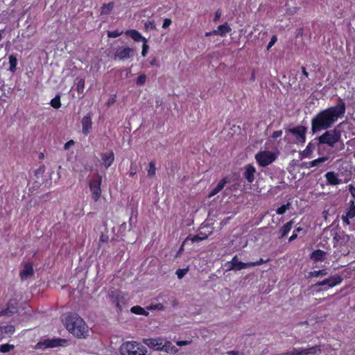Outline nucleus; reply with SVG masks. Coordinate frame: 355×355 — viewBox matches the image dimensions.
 <instances>
[{
  "instance_id": "23",
  "label": "nucleus",
  "mask_w": 355,
  "mask_h": 355,
  "mask_svg": "<svg viewBox=\"0 0 355 355\" xmlns=\"http://www.w3.org/2000/svg\"><path fill=\"white\" fill-rule=\"evenodd\" d=\"M326 254L323 250H316L311 254L310 258L314 261H322L325 259Z\"/></svg>"
},
{
  "instance_id": "39",
  "label": "nucleus",
  "mask_w": 355,
  "mask_h": 355,
  "mask_svg": "<svg viewBox=\"0 0 355 355\" xmlns=\"http://www.w3.org/2000/svg\"><path fill=\"white\" fill-rule=\"evenodd\" d=\"M122 33H123L122 31L115 30L113 31H108L107 36L109 37L115 38V37H117L121 35Z\"/></svg>"
},
{
  "instance_id": "29",
  "label": "nucleus",
  "mask_w": 355,
  "mask_h": 355,
  "mask_svg": "<svg viewBox=\"0 0 355 355\" xmlns=\"http://www.w3.org/2000/svg\"><path fill=\"white\" fill-rule=\"evenodd\" d=\"M130 311L132 313H133L135 314H137V315H148V312L139 306H132L131 308Z\"/></svg>"
},
{
  "instance_id": "46",
  "label": "nucleus",
  "mask_w": 355,
  "mask_h": 355,
  "mask_svg": "<svg viewBox=\"0 0 355 355\" xmlns=\"http://www.w3.org/2000/svg\"><path fill=\"white\" fill-rule=\"evenodd\" d=\"M277 41V37L276 35H272L271 39H270V41L269 42L268 46H267V49L269 50L275 44V42Z\"/></svg>"
},
{
  "instance_id": "34",
  "label": "nucleus",
  "mask_w": 355,
  "mask_h": 355,
  "mask_svg": "<svg viewBox=\"0 0 355 355\" xmlns=\"http://www.w3.org/2000/svg\"><path fill=\"white\" fill-rule=\"evenodd\" d=\"M120 296H121V293H115L114 292L112 291L111 293H110V297L113 299L114 302H115L116 306L119 309H121V306L120 305V302H119V297Z\"/></svg>"
},
{
  "instance_id": "7",
  "label": "nucleus",
  "mask_w": 355,
  "mask_h": 355,
  "mask_svg": "<svg viewBox=\"0 0 355 355\" xmlns=\"http://www.w3.org/2000/svg\"><path fill=\"white\" fill-rule=\"evenodd\" d=\"M255 159L261 166H267L276 159V155L270 151H261L255 155Z\"/></svg>"
},
{
  "instance_id": "27",
  "label": "nucleus",
  "mask_w": 355,
  "mask_h": 355,
  "mask_svg": "<svg viewBox=\"0 0 355 355\" xmlns=\"http://www.w3.org/2000/svg\"><path fill=\"white\" fill-rule=\"evenodd\" d=\"M2 331L3 332L4 337L10 336L15 331V328L13 325H6L1 327Z\"/></svg>"
},
{
  "instance_id": "58",
  "label": "nucleus",
  "mask_w": 355,
  "mask_h": 355,
  "mask_svg": "<svg viewBox=\"0 0 355 355\" xmlns=\"http://www.w3.org/2000/svg\"><path fill=\"white\" fill-rule=\"evenodd\" d=\"M227 354L228 355H238L239 354V352L236 351V350H231V351H228L227 352Z\"/></svg>"
},
{
  "instance_id": "1",
  "label": "nucleus",
  "mask_w": 355,
  "mask_h": 355,
  "mask_svg": "<svg viewBox=\"0 0 355 355\" xmlns=\"http://www.w3.org/2000/svg\"><path fill=\"white\" fill-rule=\"evenodd\" d=\"M345 103L340 99L338 103L318 113L311 119V130L313 133L330 128L339 118L344 116Z\"/></svg>"
},
{
  "instance_id": "49",
  "label": "nucleus",
  "mask_w": 355,
  "mask_h": 355,
  "mask_svg": "<svg viewBox=\"0 0 355 355\" xmlns=\"http://www.w3.org/2000/svg\"><path fill=\"white\" fill-rule=\"evenodd\" d=\"M172 23V21L171 19L166 18L164 20V23L162 25V28H168Z\"/></svg>"
},
{
  "instance_id": "28",
  "label": "nucleus",
  "mask_w": 355,
  "mask_h": 355,
  "mask_svg": "<svg viewBox=\"0 0 355 355\" xmlns=\"http://www.w3.org/2000/svg\"><path fill=\"white\" fill-rule=\"evenodd\" d=\"M328 274L327 270L326 269H322L320 270H315L309 272L307 277L311 278L313 277H323L326 276Z\"/></svg>"
},
{
  "instance_id": "42",
  "label": "nucleus",
  "mask_w": 355,
  "mask_h": 355,
  "mask_svg": "<svg viewBox=\"0 0 355 355\" xmlns=\"http://www.w3.org/2000/svg\"><path fill=\"white\" fill-rule=\"evenodd\" d=\"M148 49H149V46L147 44V42H143L142 51H141V55L143 57H145L147 55Z\"/></svg>"
},
{
  "instance_id": "17",
  "label": "nucleus",
  "mask_w": 355,
  "mask_h": 355,
  "mask_svg": "<svg viewBox=\"0 0 355 355\" xmlns=\"http://www.w3.org/2000/svg\"><path fill=\"white\" fill-rule=\"evenodd\" d=\"M144 343L148 347H150L157 350H162L164 345V339L162 338H150L146 339Z\"/></svg>"
},
{
  "instance_id": "54",
  "label": "nucleus",
  "mask_w": 355,
  "mask_h": 355,
  "mask_svg": "<svg viewBox=\"0 0 355 355\" xmlns=\"http://www.w3.org/2000/svg\"><path fill=\"white\" fill-rule=\"evenodd\" d=\"M349 191L352 196L355 199V187H354L352 185H349Z\"/></svg>"
},
{
  "instance_id": "10",
  "label": "nucleus",
  "mask_w": 355,
  "mask_h": 355,
  "mask_svg": "<svg viewBox=\"0 0 355 355\" xmlns=\"http://www.w3.org/2000/svg\"><path fill=\"white\" fill-rule=\"evenodd\" d=\"M343 281V278L339 275H334L329 278H327L321 282H317L315 286H327L328 288H333L340 284Z\"/></svg>"
},
{
  "instance_id": "15",
  "label": "nucleus",
  "mask_w": 355,
  "mask_h": 355,
  "mask_svg": "<svg viewBox=\"0 0 355 355\" xmlns=\"http://www.w3.org/2000/svg\"><path fill=\"white\" fill-rule=\"evenodd\" d=\"M243 177L249 183H252L254 180V175L256 173V168L251 164H248L244 168Z\"/></svg>"
},
{
  "instance_id": "35",
  "label": "nucleus",
  "mask_w": 355,
  "mask_h": 355,
  "mask_svg": "<svg viewBox=\"0 0 355 355\" xmlns=\"http://www.w3.org/2000/svg\"><path fill=\"white\" fill-rule=\"evenodd\" d=\"M15 348V345L10 344H3L0 345V352L7 353L12 350Z\"/></svg>"
},
{
  "instance_id": "55",
  "label": "nucleus",
  "mask_w": 355,
  "mask_h": 355,
  "mask_svg": "<svg viewBox=\"0 0 355 355\" xmlns=\"http://www.w3.org/2000/svg\"><path fill=\"white\" fill-rule=\"evenodd\" d=\"M150 64L151 66H156V67H159V64L157 62V60L156 59V58H153L150 62Z\"/></svg>"
},
{
  "instance_id": "14",
  "label": "nucleus",
  "mask_w": 355,
  "mask_h": 355,
  "mask_svg": "<svg viewBox=\"0 0 355 355\" xmlns=\"http://www.w3.org/2000/svg\"><path fill=\"white\" fill-rule=\"evenodd\" d=\"M82 127H83V133L85 135H87L91 129H92V116L90 113H88L87 115L84 116L81 121Z\"/></svg>"
},
{
  "instance_id": "44",
  "label": "nucleus",
  "mask_w": 355,
  "mask_h": 355,
  "mask_svg": "<svg viewBox=\"0 0 355 355\" xmlns=\"http://www.w3.org/2000/svg\"><path fill=\"white\" fill-rule=\"evenodd\" d=\"M267 261L260 259L259 261L254 262H249L250 267L260 266L262 263H266Z\"/></svg>"
},
{
  "instance_id": "6",
  "label": "nucleus",
  "mask_w": 355,
  "mask_h": 355,
  "mask_svg": "<svg viewBox=\"0 0 355 355\" xmlns=\"http://www.w3.org/2000/svg\"><path fill=\"white\" fill-rule=\"evenodd\" d=\"M66 340L62 338H46L38 342L35 346L36 349H46L48 348H53L59 346H62Z\"/></svg>"
},
{
  "instance_id": "4",
  "label": "nucleus",
  "mask_w": 355,
  "mask_h": 355,
  "mask_svg": "<svg viewBox=\"0 0 355 355\" xmlns=\"http://www.w3.org/2000/svg\"><path fill=\"white\" fill-rule=\"evenodd\" d=\"M341 131L337 128L325 131L318 137V141L322 144H327L333 147L340 139Z\"/></svg>"
},
{
  "instance_id": "2",
  "label": "nucleus",
  "mask_w": 355,
  "mask_h": 355,
  "mask_svg": "<svg viewBox=\"0 0 355 355\" xmlns=\"http://www.w3.org/2000/svg\"><path fill=\"white\" fill-rule=\"evenodd\" d=\"M67 329L78 338H86L88 335V326L84 320L76 313H69L62 319Z\"/></svg>"
},
{
  "instance_id": "26",
  "label": "nucleus",
  "mask_w": 355,
  "mask_h": 355,
  "mask_svg": "<svg viewBox=\"0 0 355 355\" xmlns=\"http://www.w3.org/2000/svg\"><path fill=\"white\" fill-rule=\"evenodd\" d=\"M293 223H294L293 220H291V221L286 223V224H284L282 227V228L279 230V232L281 234L280 238H283V237L286 236L288 234V233L292 229Z\"/></svg>"
},
{
  "instance_id": "32",
  "label": "nucleus",
  "mask_w": 355,
  "mask_h": 355,
  "mask_svg": "<svg viewBox=\"0 0 355 355\" xmlns=\"http://www.w3.org/2000/svg\"><path fill=\"white\" fill-rule=\"evenodd\" d=\"M291 206V204L290 202H287L286 204L283 205L280 207H279L277 209L276 212L278 215H282L290 209Z\"/></svg>"
},
{
  "instance_id": "51",
  "label": "nucleus",
  "mask_w": 355,
  "mask_h": 355,
  "mask_svg": "<svg viewBox=\"0 0 355 355\" xmlns=\"http://www.w3.org/2000/svg\"><path fill=\"white\" fill-rule=\"evenodd\" d=\"M297 351V348H293L292 351L287 352L285 353H282V355H298V354H296Z\"/></svg>"
},
{
  "instance_id": "56",
  "label": "nucleus",
  "mask_w": 355,
  "mask_h": 355,
  "mask_svg": "<svg viewBox=\"0 0 355 355\" xmlns=\"http://www.w3.org/2000/svg\"><path fill=\"white\" fill-rule=\"evenodd\" d=\"M297 237V234L293 232V234L290 236L288 241L291 242V241H294L295 239H296Z\"/></svg>"
},
{
  "instance_id": "61",
  "label": "nucleus",
  "mask_w": 355,
  "mask_h": 355,
  "mask_svg": "<svg viewBox=\"0 0 355 355\" xmlns=\"http://www.w3.org/2000/svg\"><path fill=\"white\" fill-rule=\"evenodd\" d=\"M303 231H304V229H303V228H302V227H297V228H296V229L294 230V232H295V233H297H297H299V232H303Z\"/></svg>"
},
{
  "instance_id": "8",
  "label": "nucleus",
  "mask_w": 355,
  "mask_h": 355,
  "mask_svg": "<svg viewBox=\"0 0 355 355\" xmlns=\"http://www.w3.org/2000/svg\"><path fill=\"white\" fill-rule=\"evenodd\" d=\"M288 131L295 136L297 142L302 144L305 142L306 128L304 126L298 125L288 129Z\"/></svg>"
},
{
  "instance_id": "48",
  "label": "nucleus",
  "mask_w": 355,
  "mask_h": 355,
  "mask_svg": "<svg viewBox=\"0 0 355 355\" xmlns=\"http://www.w3.org/2000/svg\"><path fill=\"white\" fill-rule=\"evenodd\" d=\"M191 343H192L191 340H182V341H177L176 345L178 346L182 347V346L190 345Z\"/></svg>"
},
{
  "instance_id": "18",
  "label": "nucleus",
  "mask_w": 355,
  "mask_h": 355,
  "mask_svg": "<svg viewBox=\"0 0 355 355\" xmlns=\"http://www.w3.org/2000/svg\"><path fill=\"white\" fill-rule=\"evenodd\" d=\"M102 164L106 168H109L114 160V155L110 151L101 154Z\"/></svg>"
},
{
  "instance_id": "3",
  "label": "nucleus",
  "mask_w": 355,
  "mask_h": 355,
  "mask_svg": "<svg viewBox=\"0 0 355 355\" xmlns=\"http://www.w3.org/2000/svg\"><path fill=\"white\" fill-rule=\"evenodd\" d=\"M146 348L135 341L125 342L121 347L122 355H146Z\"/></svg>"
},
{
  "instance_id": "40",
  "label": "nucleus",
  "mask_w": 355,
  "mask_h": 355,
  "mask_svg": "<svg viewBox=\"0 0 355 355\" xmlns=\"http://www.w3.org/2000/svg\"><path fill=\"white\" fill-rule=\"evenodd\" d=\"M146 80V76L144 74L139 76V77L137 79V85L139 86H142L145 84Z\"/></svg>"
},
{
  "instance_id": "22",
  "label": "nucleus",
  "mask_w": 355,
  "mask_h": 355,
  "mask_svg": "<svg viewBox=\"0 0 355 355\" xmlns=\"http://www.w3.org/2000/svg\"><path fill=\"white\" fill-rule=\"evenodd\" d=\"M125 35L130 36L135 42H147V40L139 32L136 30H128L125 31Z\"/></svg>"
},
{
  "instance_id": "63",
  "label": "nucleus",
  "mask_w": 355,
  "mask_h": 355,
  "mask_svg": "<svg viewBox=\"0 0 355 355\" xmlns=\"http://www.w3.org/2000/svg\"><path fill=\"white\" fill-rule=\"evenodd\" d=\"M213 34H214V33H213V31H212V32H207V33H205V35H206L207 37H208V36H210V35H213Z\"/></svg>"
},
{
  "instance_id": "11",
  "label": "nucleus",
  "mask_w": 355,
  "mask_h": 355,
  "mask_svg": "<svg viewBox=\"0 0 355 355\" xmlns=\"http://www.w3.org/2000/svg\"><path fill=\"white\" fill-rule=\"evenodd\" d=\"M355 217V203L353 200H351L349 203V207L347 208L345 214L341 216L343 223L349 225L350 224V219Z\"/></svg>"
},
{
  "instance_id": "53",
  "label": "nucleus",
  "mask_w": 355,
  "mask_h": 355,
  "mask_svg": "<svg viewBox=\"0 0 355 355\" xmlns=\"http://www.w3.org/2000/svg\"><path fill=\"white\" fill-rule=\"evenodd\" d=\"M220 17H221V11L220 10H218L215 13V17H214V21H216L219 20Z\"/></svg>"
},
{
  "instance_id": "62",
  "label": "nucleus",
  "mask_w": 355,
  "mask_h": 355,
  "mask_svg": "<svg viewBox=\"0 0 355 355\" xmlns=\"http://www.w3.org/2000/svg\"><path fill=\"white\" fill-rule=\"evenodd\" d=\"M171 352H173V353H175L178 352V349L175 348V347L172 346L171 347V350H170Z\"/></svg>"
},
{
  "instance_id": "21",
  "label": "nucleus",
  "mask_w": 355,
  "mask_h": 355,
  "mask_svg": "<svg viewBox=\"0 0 355 355\" xmlns=\"http://www.w3.org/2000/svg\"><path fill=\"white\" fill-rule=\"evenodd\" d=\"M228 182L227 178H223L217 185L211 190V191L209 194V198H211L217 193H218L225 186V184Z\"/></svg>"
},
{
  "instance_id": "36",
  "label": "nucleus",
  "mask_w": 355,
  "mask_h": 355,
  "mask_svg": "<svg viewBox=\"0 0 355 355\" xmlns=\"http://www.w3.org/2000/svg\"><path fill=\"white\" fill-rule=\"evenodd\" d=\"M156 168L155 162L152 161L149 163V168L148 169V176L150 178L155 175Z\"/></svg>"
},
{
  "instance_id": "37",
  "label": "nucleus",
  "mask_w": 355,
  "mask_h": 355,
  "mask_svg": "<svg viewBox=\"0 0 355 355\" xmlns=\"http://www.w3.org/2000/svg\"><path fill=\"white\" fill-rule=\"evenodd\" d=\"M189 267L187 266L185 268L182 269H178L175 272V274L177 275V277L179 279H181L184 277V276L189 272Z\"/></svg>"
},
{
  "instance_id": "43",
  "label": "nucleus",
  "mask_w": 355,
  "mask_h": 355,
  "mask_svg": "<svg viewBox=\"0 0 355 355\" xmlns=\"http://www.w3.org/2000/svg\"><path fill=\"white\" fill-rule=\"evenodd\" d=\"M84 86H85V81L83 79H80L78 84H77V90L78 92H83V89H84Z\"/></svg>"
},
{
  "instance_id": "20",
  "label": "nucleus",
  "mask_w": 355,
  "mask_h": 355,
  "mask_svg": "<svg viewBox=\"0 0 355 355\" xmlns=\"http://www.w3.org/2000/svg\"><path fill=\"white\" fill-rule=\"evenodd\" d=\"M33 275V268L31 264H25L23 270H21L19 276L21 279L24 280L31 277Z\"/></svg>"
},
{
  "instance_id": "13",
  "label": "nucleus",
  "mask_w": 355,
  "mask_h": 355,
  "mask_svg": "<svg viewBox=\"0 0 355 355\" xmlns=\"http://www.w3.org/2000/svg\"><path fill=\"white\" fill-rule=\"evenodd\" d=\"M228 270H241L250 267L249 262L243 263L238 260L236 256H234L232 261L229 263Z\"/></svg>"
},
{
  "instance_id": "52",
  "label": "nucleus",
  "mask_w": 355,
  "mask_h": 355,
  "mask_svg": "<svg viewBox=\"0 0 355 355\" xmlns=\"http://www.w3.org/2000/svg\"><path fill=\"white\" fill-rule=\"evenodd\" d=\"M74 144V141L73 140H70L67 141L64 146V150L69 149L71 146Z\"/></svg>"
},
{
  "instance_id": "5",
  "label": "nucleus",
  "mask_w": 355,
  "mask_h": 355,
  "mask_svg": "<svg viewBox=\"0 0 355 355\" xmlns=\"http://www.w3.org/2000/svg\"><path fill=\"white\" fill-rule=\"evenodd\" d=\"M102 177L98 175H94L89 182V189L92 193V198L95 202H97L101 196V185Z\"/></svg>"
},
{
  "instance_id": "45",
  "label": "nucleus",
  "mask_w": 355,
  "mask_h": 355,
  "mask_svg": "<svg viewBox=\"0 0 355 355\" xmlns=\"http://www.w3.org/2000/svg\"><path fill=\"white\" fill-rule=\"evenodd\" d=\"M116 94L111 95L107 102V106H110V105H113L114 103H116Z\"/></svg>"
},
{
  "instance_id": "38",
  "label": "nucleus",
  "mask_w": 355,
  "mask_h": 355,
  "mask_svg": "<svg viewBox=\"0 0 355 355\" xmlns=\"http://www.w3.org/2000/svg\"><path fill=\"white\" fill-rule=\"evenodd\" d=\"M51 105L55 109H58L60 107L61 103L60 98L59 96H56L54 98H53L51 101Z\"/></svg>"
},
{
  "instance_id": "31",
  "label": "nucleus",
  "mask_w": 355,
  "mask_h": 355,
  "mask_svg": "<svg viewBox=\"0 0 355 355\" xmlns=\"http://www.w3.org/2000/svg\"><path fill=\"white\" fill-rule=\"evenodd\" d=\"M114 8L113 3H108L107 4H104L101 8V14L102 15H108L112 10Z\"/></svg>"
},
{
  "instance_id": "16",
  "label": "nucleus",
  "mask_w": 355,
  "mask_h": 355,
  "mask_svg": "<svg viewBox=\"0 0 355 355\" xmlns=\"http://www.w3.org/2000/svg\"><path fill=\"white\" fill-rule=\"evenodd\" d=\"M297 351L296 354L298 355H309V354H315L318 352H321V348L320 345H315L307 348L303 347H297Z\"/></svg>"
},
{
  "instance_id": "41",
  "label": "nucleus",
  "mask_w": 355,
  "mask_h": 355,
  "mask_svg": "<svg viewBox=\"0 0 355 355\" xmlns=\"http://www.w3.org/2000/svg\"><path fill=\"white\" fill-rule=\"evenodd\" d=\"M162 345H164L162 350L167 352H169L170 350H171L172 345L171 342L164 340V343H162Z\"/></svg>"
},
{
  "instance_id": "24",
  "label": "nucleus",
  "mask_w": 355,
  "mask_h": 355,
  "mask_svg": "<svg viewBox=\"0 0 355 355\" xmlns=\"http://www.w3.org/2000/svg\"><path fill=\"white\" fill-rule=\"evenodd\" d=\"M16 304L15 300H10L8 304V307L0 312V315L15 313L17 311Z\"/></svg>"
},
{
  "instance_id": "9",
  "label": "nucleus",
  "mask_w": 355,
  "mask_h": 355,
  "mask_svg": "<svg viewBox=\"0 0 355 355\" xmlns=\"http://www.w3.org/2000/svg\"><path fill=\"white\" fill-rule=\"evenodd\" d=\"M134 49L128 46H119L114 53V58L120 60L128 59L134 54Z\"/></svg>"
},
{
  "instance_id": "59",
  "label": "nucleus",
  "mask_w": 355,
  "mask_h": 355,
  "mask_svg": "<svg viewBox=\"0 0 355 355\" xmlns=\"http://www.w3.org/2000/svg\"><path fill=\"white\" fill-rule=\"evenodd\" d=\"M297 10V8H293V9H288L287 12L289 14V15H293L296 10Z\"/></svg>"
},
{
  "instance_id": "64",
  "label": "nucleus",
  "mask_w": 355,
  "mask_h": 355,
  "mask_svg": "<svg viewBox=\"0 0 355 355\" xmlns=\"http://www.w3.org/2000/svg\"><path fill=\"white\" fill-rule=\"evenodd\" d=\"M4 32V30L2 29V30H0V41L2 39V33Z\"/></svg>"
},
{
  "instance_id": "60",
  "label": "nucleus",
  "mask_w": 355,
  "mask_h": 355,
  "mask_svg": "<svg viewBox=\"0 0 355 355\" xmlns=\"http://www.w3.org/2000/svg\"><path fill=\"white\" fill-rule=\"evenodd\" d=\"M302 71L303 74H304L306 77H308L309 73H308V72L306 71V69H305V67H302Z\"/></svg>"
},
{
  "instance_id": "33",
  "label": "nucleus",
  "mask_w": 355,
  "mask_h": 355,
  "mask_svg": "<svg viewBox=\"0 0 355 355\" xmlns=\"http://www.w3.org/2000/svg\"><path fill=\"white\" fill-rule=\"evenodd\" d=\"M327 160V157H320V158H318L316 159H314V160L310 162L309 166L311 167L318 166H319L320 164L323 163Z\"/></svg>"
},
{
  "instance_id": "50",
  "label": "nucleus",
  "mask_w": 355,
  "mask_h": 355,
  "mask_svg": "<svg viewBox=\"0 0 355 355\" xmlns=\"http://www.w3.org/2000/svg\"><path fill=\"white\" fill-rule=\"evenodd\" d=\"M282 130H277V131H275L273 132L272 135V137L273 139H277L279 137H281L282 135Z\"/></svg>"
},
{
  "instance_id": "30",
  "label": "nucleus",
  "mask_w": 355,
  "mask_h": 355,
  "mask_svg": "<svg viewBox=\"0 0 355 355\" xmlns=\"http://www.w3.org/2000/svg\"><path fill=\"white\" fill-rule=\"evenodd\" d=\"M9 63H10V71L14 72L16 70V67L17 64V59L13 55H10L9 56Z\"/></svg>"
},
{
  "instance_id": "25",
  "label": "nucleus",
  "mask_w": 355,
  "mask_h": 355,
  "mask_svg": "<svg viewBox=\"0 0 355 355\" xmlns=\"http://www.w3.org/2000/svg\"><path fill=\"white\" fill-rule=\"evenodd\" d=\"M230 31V27L227 24H224L220 25L216 30L213 31V33L214 35L224 36Z\"/></svg>"
},
{
  "instance_id": "12",
  "label": "nucleus",
  "mask_w": 355,
  "mask_h": 355,
  "mask_svg": "<svg viewBox=\"0 0 355 355\" xmlns=\"http://www.w3.org/2000/svg\"><path fill=\"white\" fill-rule=\"evenodd\" d=\"M334 247L344 246L349 241V236L344 232L340 231L336 232L334 236Z\"/></svg>"
},
{
  "instance_id": "19",
  "label": "nucleus",
  "mask_w": 355,
  "mask_h": 355,
  "mask_svg": "<svg viewBox=\"0 0 355 355\" xmlns=\"http://www.w3.org/2000/svg\"><path fill=\"white\" fill-rule=\"evenodd\" d=\"M324 176L327 184L330 185H337L341 183V180L338 178L337 174L333 171L327 172Z\"/></svg>"
},
{
  "instance_id": "57",
  "label": "nucleus",
  "mask_w": 355,
  "mask_h": 355,
  "mask_svg": "<svg viewBox=\"0 0 355 355\" xmlns=\"http://www.w3.org/2000/svg\"><path fill=\"white\" fill-rule=\"evenodd\" d=\"M311 144H312V143H309V144L307 145V146H306V150L307 152H311V151L313 150V147L312 146Z\"/></svg>"
},
{
  "instance_id": "47",
  "label": "nucleus",
  "mask_w": 355,
  "mask_h": 355,
  "mask_svg": "<svg viewBox=\"0 0 355 355\" xmlns=\"http://www.w3.org/2000/svg\"><path fill=\"white\" fill-rule=\"evenodd\" d=\"M205 238L200 237L198 235H195V236H192L191 238L187 237L186 239V241H188L189 239H190L192 243H195V242H198V241H202Z\"/></svg>"
}]
</instances>
